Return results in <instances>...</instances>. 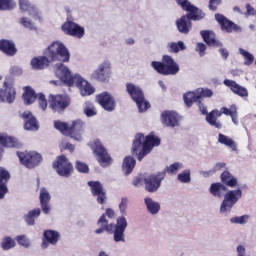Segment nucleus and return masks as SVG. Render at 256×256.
<instances>
[{
  "label": "nucleus",
  "instance_id": "nucleus-7",
  "mask_svg": "<svg viewBox=\"0 0 256 256\" xmlns=\"http://www.w3.org/2000/svg\"><path fill=\"white\" fill-rule=\"evenodd\" d=\"M126 91L136 103L140 113L147 111V109L151 107V104L145 100V94L139 86H136L133 83H126Z\"/></svg>",
  "mask_w": 256,
  "mask_h": 256
},
{
  "label": "nucleus",
  "instance_id": "nucleus-15",
  "mask_svg": "<svg viewBox=\"0 0 256 256\" xmlns=\"http://www.w3.org/2000/svg\"><path fill=\"white\" fill-rule=\"evenodd\" d=\"M61 30L64 35L76 37V39H83V37H85V28L71 20L64 22L61 26Z\"/></svg>",
  "mask_w": 256,
  "mask_h": 256
},
{
  "label": "nucleus",
  "instance_id": "nucleus-59",
  "mask_svg": "<svg viewBox=\"0 0 256 256\" xmlns=\"http://www.w3.org/2000/svg\"><path fill=\"white\" fill-rule=\"evenodd\" d=\"M28 213H30L31 217L37 219V217L41 216V208H35L33 210H30Z\"/></svg>",
  "mask_w": 256,
  "mask_h": 256
},
{
  "label": "nucleus",
  "instance_id": "nucleus-47",
  "mask_svg": "<svg viewBox=\"0 0 256 256\" xmlns=\"http://www.w3.org/2000/svg\"><path fill=\"white\" fill-rule=\"evenodd\" d=\"M240 54H242L244 56L245 62L244 65H252L253 62L255 61V57L252 56L251 53L247 52V50L240 48L239 49Z\"/></svg>",
  "mask_w": 256,
  "mask_h": 256
},
{
  "label": "nucleus",
  "instance_id": "nucleus-17",
  "mask_svg": "<svg viewBox=\"0 0 256 256\" xmlns=\"http://www.w3.org/2000/svg\"><path fill=\"white\" fill-rule=\"evenodd\" d=\"M90 187V191L93 197H96V201L99 205H105L107 203V191L103 188V184L99 181H89L87 183Z\"/></svg>",
  "mask_w": 256,
  "mask_h": 256
},
{
  "label": "nucleus",
  "instance_id": "nucleus-32",
  "mask_svg": "<svg viewBox=\"0 0 256 256\" xmlns=\"http://www.w3.org/2000/svg\"><path fill=\"white\" fill-rule=\"evenodd\" d=\"M22 99L25 105H33L37 101V92L31 86L23 87Z\"/></svg>",
  "mask_w": 256,
  "mask_h": 256
},
{
  "label": "nucleus",
  "instance_id": "nucleus-3",
  "mask_svg": "<svg viewBox=\"0 0 256 256\" xmlns=\"http://www.w3.org/2000/svg\"><path fill=\"white\" fill-rule=\"evenodd\" d=\"M98 229L95 230L96 235L101 233H110L114 235L115 243H125V229H127V219L124 216H120L116 220V224L110 223L105 214H102L97 221Z\"/></svg>",
  "mask_w": 256,
  "mask_h": 256
},
{
  "label": "nucleus",
  "instance_id": "nucleus-50",
  "mask_svg": "<svg viewBox=\"0 0 256 256\" xmlns=\"http://www.w3.org/2000/svg\"><path fill=\"white\" fill-rule=\"evenodd\" d=\"M16 241L18 244H20L22 247H25L26 249L29 248L31 245L29 239H27V236L25 235L17 236Z\"/></svg>",
  "mask_w": 256,
  "mask_h": 256
},
{
  "label": "nucleus",
  "instance_id": "nucleus-35",
  "mask_svg": "<svg viewBox=\"0 0 256 256\" xmlns=\"http://www.w3.org/2000/svg\"><path fill=\"white\" fill-rule=\"evenodd\" d=\"M209 192L213 197H223L227 193V186L221 182L212 183Z\"/></svg>",
  "mask_w": 256,
  "mask_h": 256
},
{
  "label": "nucleus",
  "instance_id": "nucleus-14",
  "mask_svg": "<svg viewBox=\"0 0 256 256\" xmlns=\"http://www.w3.org/2000/svg\"><path fill=\"white\" fill-rule=\"evenodd\" d=\"M203 97H213V91L209 88H199L196 92H187L183 95L186 107H193V104L201 101Z\"/></svg>",
  "mask_w": 256,
  "mask_h": 256
},
{
  "label": "nucleus",
  "instance_id": "nucleus-12",
  "mask_svg": "<svg viewBox=\"0 0 256 256\" xmlns=\"http://www.w3.org/2000/svg\"><path fill=\"white\" fill-rule=\"evenodd\" d=\"M243 197V191L241 189L229 190L224 194V200L220 206V213H226V211H231L237 201Z\"/></svg>",
  "mask_w": 256,
  "mask_h": 256
},
{
  "label": "nucleus",
  "instance_id": "nucleus-27",
  "mask_svg": "<svg viewBox=\"0 0 256 256\" xmlns=\"http://www.w3.org/2000/svg\"><path fill=\"white\" fill-rule=\"evenodd\" d=\"M200 35L208 47H223V43L217 39L215 32L211 30H202Z\"/></svg>",
  "mask_w": 256,
  "mask_h": 256
},
{
  "label": "nucleus",
  "instance_id": "nucleus-38",
  "mask_svg": "<svg viewBox=\"0 0 256 256\" xmlns=\"http://www.w3.org/2000/svg\"><path fill=\"white\" fill-rule=\"evenodd\" d=\"M218 141L221 143V145H226V147H229L233 151H237V144H235V141L229 138V136H225V134L220 133L218 135Z\"/></svg>",
  "mask_w": 256,
  "mask_h": 256
},
{
  "label": "nucleus",
  "instance_id": "nucleus-62",
  "mask_svg": "<svg viewBox=\"0 0 256 256\" xmlns=\"http://www.w3.org/2000/svg\"><path fill=\"white\" fill-rule=\"evenodd\" d=\"M219 53L223 59H227L229 57V52L225 48L219 49Z\"/></svg>",
  "mask_w": 256,
  "mask_h": 256
},
{
  "label": "nucleus",
  "instance_id": "nucleus-22",
  "mask_svg": "<svg viewBox=\"0 0 256 256\" xmlns=\"http://www.w3.org/2000/svg\"><path fill=\"white\" fill-rule=\"evenodd\" d=\"M18 5L20 11L22 13H28L30 17H33L34 19L41 20V15L39 14V9H37V6H35L33 3H31L30 0H18Z\"/></svg>",
  "mask_w": 256,
  "mask_h": 256
},
{
  "label": "nucleus",
  "instance_id": "nucleus-55",
  "mask_svg": "<svg viewBox=\"0 0 256 256\" xmlns=\"http://www.w3.org/2000/svg\"><path fill=\"white\" fill-rule=\"evenodd\" d=\"M236 111H237L236 107H232L231 109L227 107H222L219 113H221V115H227L231 117Z\"/></svg>",
  "mask_w": 256,
  "mask_h": 256
},
{
  "label": "nucleus",
  "instance_id": "nucleus-1",
  "mask_svg": "<svg viewBox=\"0 0 256 256\" xmlns=\"http://www.w3.org/2000/svg\"><path fill=\"white\" fill-rule=\"evenodd\" d=\"M43 54L44 56L32 58L30 62L32 69H35L36 71H43V69H47L51 63L55 61L67 63L71 57L69 50L65 47V44L61 42H53L44 50Z\"/></svg>",
  "mask_w": 256,
  "mask_h": 256
},
{
  "label": "nucleus",
  "instance_id": "nucleus-39",
  "mask_svg": "<svg viewBox=\"0 0 256 256\" xmlns=\"http://www.w3.org/2000/svg\"><path fill=\"white\" fill-rule=\"evenodd\" d=\"M83 113L86 115V117H95V115H97V109L95 108L93 103L87 101L84 103Z\"/></svg>",
  "mask_w": 256,
  "mask_h": 256
},
{
  "label": "nucleus",
  "instance_id": "nucleus-20",
  "mask_svg": "<svg viewBox=\"0 0 256 256\" xmlns=\"http://www.w3.org/2000/svg\"><path fill=\"white\" fill-rule=\"evenodd\" d=\"M61 239V234L57 230H44L41 247L47 249L49 245H56Z\"/></svg>",
  "mask_w": 256,
  "mask_h": 256
},
{
  "label": "nucleus",
  "instance_id": "nucleus-64",
  "mask_svg": "<svg viewBox=\"0 0 256 256\" xmlns=\"http://www.w3.org/2000/svg\"><path fill=\"white\" fill-rule=\"evenodd\" d=\"M233 123L237 125L239 122L237 121V110L230 116Z\"/></svg>",
  "mask_w": 256,
  "mask_h": 256
},
{
  "label": "nucleus",
  "instance_id": "nucleus-48",
  "mask_svg": "<svg viewBox=\"0 0 256 256\" xmlns=\"http://www.w3.org/2000/svg\"><path fill=\"white\" fill-rule=\"evenodd\" d=\"M177 179L180 183H191V172L189 170H185L178 174Z\"/></svg>",
  "mask_w": 256,
  "mask_h": 256
},
{
  "label": "nucleus",
  "instance_id": "nucleus-30",
  "mask_svg": "<svg viewBox=\"0 0 256 256\" xmlns=\"http://www.w3.org/2000/svg\"><path fill=\"white\" fill-rule=\"evenodd\" d=\"M0 51L8 57L17 55V47L15 46V42H13V40L1 39Z\"/></svg>",
  "mask_w": 256,
  "mask_h": 256
},
{
  "label": "nucleus",
  "instance_id": "nucleus-40",
  "mask_svg": "<svg viewBox=\"0 0 256 256\" xmlns=\"http://www.w3.org/2000/svg\"><path fill=\"white\" fill-rule=\"evenodd\" d=\"M17 7L15 0H0V11H13Z\"/></svg>",
  "mask_w": 256,
  "mask_h": 256
},
{
  "label": "nucleus",
  "instance_id": "nucleus-63",
  "mask_svg": "<svg viewBox=\"0 0 256 256\" xmlns=\"http://www.w3.org/2000/svg\"><path fill=\"white\" fill-rule=\"evenodd\" d=\"M64 149H68V151H70V153H73V151H75V145L68 142V143H66Z\"/></svg>",
  "mask_w": 256,
  "mask_h": 256
},
{
  "label": "nucleus",
  "instance_id": "nucleus-57",
  "mask_svg": "<svg viewBox=\"0 0 256 256\" xmlns=\"http://www.w3.org/2000/svg\"><path fill=\"white\" fill-rule=\"evenodd\" d=\"M196 103H198V107L202 115H206L207 117V115H209V112H207V107L205 106V104H203L201 100H197Z\"/></svg>",
  "mask_w": 256,
  "mask_h": 256
},
{
  "label": "nucleus",
  "instance_id": "nucleus-28",
  "mask_svg": "<svg viewBox=\"0 0 256 256\" xmlns=\"http://www.w3.org/2000/svg\"><path fill=\"white\" fill-rule=\"evenodd\" d=\"M10 179L11 173H9L4 167H0V199H5V194L9 193L7 184Z\"/></svg>",
  "mask_w": 256,
  "mask_h": 256
},
{
  "label": "nucleus",
  "instance_id": "nucleus-37",
  "mask_svg": "<svg viewBox=\"0 0 256 256\" xmlns=\"http://www.w3.org/2000/svg\"><path fill=\"white\" fill-rule=\"evenodd\" d=\"M144 203L151 215H157L161 209V204L158 202L153 201L152 198H145Z\"/></svg>",
  "mask_w": 256,
  "mask_h": 256
},
{
  "label": "nucleus",
  "instance_id": "nucleus-45",
  "mask_svg": "<svg viewBox=\"0 0 256 256\" xmlns=\"http://www.w3.org/2000/svg\"><path fill=\"white\" fill-rule=\"evenodd\" d=\"M175 1L183 11H191V9H198L197 6L191 4L189 0H175Z\"/></svg>",
  "mask_w": 256,
  "mask_h": 256
},
{
  "label": "nucleus",
  "instance_id": "nucleus-49",
  "mask_svg": "<svg viewBox=\"0 0 256 256\" xmlns=\"http://www.w3.org/2000/svg\"><path fill=\"white\" fill-rule=\"evenodd\" d=\"M249 221V215H243V216H236L230 219L231 223H234L236 225H245Z\"/></svg>",
  "mask_w": 256,
  "mask_h": 256
},
{
  "label": "nucleus",
  "instance_id": "nucleus-4",
  "mask_svg": "<svg viewBox=\"0 0 256 256\" xmlns=\"http://www.w3.org/2000/svg\"><path fill=\"white\" fill-rule=\"evenodd\" d=\"M159 145H161V138L155 134L151 133L145 136L138 133L132 143V155H135L138 161H143L153 151V148L159 147Z\"/></svg>",
  "mask_w": 256,
  "mask_h": 256
},
{
  "label": "nucleus",
  "instance_id": "nucleus-44",
  "mask_svg": "<svg viewBox=\"0 0 256 256\" xmlns=\"http://www.w3.org/2000/svg\"><path fill=\"white\" fill-rule=\"evenodd\" d=\"M182 167L183 165L181 163L176 162L166 167L164 173H168V175H177L179 169H181Z\"/></svg>",
  "mask_w": 256,
  "mask_h": 256
},
{
  "label": "nucleus",
  "instance_id": "nucleus-2",
  "mask_svg": "<svg viewBox=\"0 0 256 256\" xmlns=\"http://www.w3.org/2000/svg\"><path fill=\"white\" fill-rule=\"evenodd\" d=\"M56 76L68 87H78L83 97L93 95L95 88L79 74L72 75L71 70L64 64L56 65Z\"/></svg>",
  "mask_w": 256,
  "mask_h": 256
},
{
  "label": "nucleus",
  "instance_id": "nucleus-56",
  "mask_svg": "<svg viewBox=\"0 0 256 256\" xmlns=\"http://www.w3.org/2000/svg\"><path fill=\"white\" fill-rule=\"evenodd\" d=\"M196 51L199 53L200 57H204L205 51H207V46L202 42L197 43Z\"/></svg>",
  "mask_w": 256,
  "mask_h": 256
},
{
  "label": "nucleus",
  "instance_id": "nucleus-33",
  "mask_svg": "<svg viewBox=\"0 0 256 256\" xmlns=\"http://www.w3.org/2000/svg\"><path fill=\"white\" fill-rule=\"evenodd\" d=\"M221 117V112L219 110L214 109L206 116V121L211 125L212 127H215L216 129H222L223 124H221L217 119Z\"/></svg>",
  "mask_w": 256,
  "mask_h": 256
},
{
  "label": "nucleus",
  "instance_id": "nucleus-31",
  "mask_svg": "<svg viewBox=\"0 0 256 256\" xmlns=\"http://www.w3.org/2000/svg\"><path fill=\"white\" fill-rule=\"evenodd\" d=\"M39 199L42 212L45 215H49L51 211V205L49 204L51 202V194H49V191H47L45 188H41Z\"/></svg>",
  "mask_w": 256,
  "mask_h": 256
},
{
  "label": "nucleus",
  "instance_id": "nucleus-34",
  "mask_svg": "<svg viewBox=\"0 0 256 256\" xmlns=\"http://www.w3.org/2000/svg\"><path fill=\"white\" fill-rule=\"evenodd\" d=\"M135 165H137V160L133 156H126L123 159L122 163V171L125 175H131L133 170L135 169Z\"/></svg>",
  "mask_w": 256,
  "mask_h": 256
},
{
  "label": "nucleus",
  "instance_id": "nucleus-43",
  "mask_svg": "<svg viewBox=\"0 0 256 256\" xmlns=\"http://www.w3.org/2000/svg\"><path fill=\"white\" fill-rule=\"evenodd\" d=\"M170 53H179L180 51H185V44L183 41H179L177 43L172 42L169 44Z\"/></svg>",
  "mask_w": 256,
  "mask_h": 256
},
{
  "label": "nucleus",
  "instance_id": "nucleus-23",
  "mask_svg": "<svg viewBox=\"0 0 256 256\" xmlns=\"http://www.w3.org/2000/svg\"><path fill=\"white\" fill-rule=\"evenodd\" d=\"M4 89H0V103H13L17 95V91L13 86L7 82H4Z\"/></svg>",
  "mask_w": 256,
  "mask_h": 256
},
{
  "label": "nucleus",
  "instance_id": "nucleus-52",
  "mask_svg": "<svg viewBox=\"0 0 256 256\" xmlns=\"http://www.w3.org/2000/svg\"><path fill=\"white\" fill-rule=\"evenodd\" d=\"M127 205H129V200L127 198H122L119 204V210L122 215L127 213Z\"/></svg>",
  "mask_w": 256,
  "mask_h": 256
},
{
  "label": "nucleus",
  "instance_id": "nucleus-9",
  "mask_svg": "<svg viewBox=\"0 0 256 256\" xmlns=\"http://www.w3.org/2000/svg\"><path fill=\"white\" fill-rule=\"evenodd\" d=\"M52 167L60 177H71L74 171L73 164L65 155L57 156Z\"/></svg>",
  "mask_w": 256,
  "mask_h": 256
},
{
  "label": "nucleus",
  "instance_id": "nucleus-29",
  "mask_svg": "<svg viewBox=\"0 0 256 256\" xmlns=\"http://www.w3.org/2000/svg\"><path fill=\"white\" fill-rule=\"evenodd\" d=\"M224 85L229 87L230 91L234 93V95H238V97H249V91L247 88L239 85L235 80H224Z\"/></svg>",
  "mask_w": 256,
  "mask_h": 256
},
{
  "label": "nucleus",
  "instance_id": "nucleus-26",
  "mask_svg": "<svg viewBox=\"0 0 256 256\" xmlns=\"http://www.w3.org/2000/svg\"><path fill=\"white\" fill-rule=\"evenodd\" d=\"M0 145L6 149H21L23 147L19 139L5 133H0Z\"/></svg>",
  "mask_w": 256,
  "mask_h": 256
},
{
  "label": "nucleus",
  "instance_id": "nucleus-6",
  "mask_svg": "<svg viewBox=\"0 0 256 256\" xmlns=\"http://www.w3.org/2000/svg\"><path fill=\"white\" fill-rule=\"evenodd\" d=\"M151 67L159 75H177L179 73V64L169 55H164L161 62L152 61Z\"/></svg>",
  "mask_w": 256,
  "mask_h": 256
},
{
  "label": "nucleus",
  "instance_id": "nucleus-8",
  "mask_svg": "<svg viewBox=\"0 0 256 256\" xmlns=\"http://www.w3.org/2000/svg\"><path fill=\"white\" fill-rule=\"evenodd\" d=\"M112 75L111 62L109 60H104L98 65L97 69L93 71L91 79L98 81L99 83H109Z\"/></svg>",
  "mask_w": 256,
  "mask_h": 256
},
{
  "label": "nucleus",
  "instance_id": "nucleus-10",
  "mask_svg": "<svg viewBox=\"0 0 256 256\" xmlns=\"http://www.w3.org/2000/svg\"><path fill=\"white\" fill-rule=\"evenodd\" d=\"M50 109L56 113H63L69 105H71V98L65 94H50L48 98Z\"/></svg>",
  "mask_w": 256,
  "mask_h": 256
},
{
  "label": "nucleus",
  "instance_id": "nucleus-54",
  "mask_svg": "<svg viewBox=\"0 0 256 256\" xmlns=\"http://www.w3.org/2000/svg\"><path fill=\"white\" fill-rule=\"evenodd\" d=\"M38 103L39 107L42 108V111H45L47 109V98H45V94H39L38 95Z\"/></svg>",
  "mask_w": 256,
  "mask_h": 256
},
{
  "label": "nucleus",
  "instance_id": "nucleus-41",
  "mask_svg": "<svg viewBox=\"0 0 256 256\" xmlns=\"http://www.w3.org/2000/svg\"><path fill=\"white\" fill-rule=\"evenodd\" d=\"M54 127L57 129V131H60V133L69 137V124L57 120L54 122Z\"/></svg>",
  "mask_w": 256,
  "mask_h": 256
},
{
  "label": "nucleus",
  "instance_id": "nucleus-58",
  "mask_svg": "<svg viewBox=\"0 0 256 256\" xmlns=\"http://www.w3.org/2000/svg\"><path fill=\"white\" fill-rule=\"evenodd\" d=\"M24 220L27 223V225L33 226L35 225V220L33 217H31V213L28 212L25 216H24Z\"/></svg>",
  "mask_w": 256,
  "mask_h": 256
},
{
  "label": "nucleus",
  "instance_id": "nucleus-21",
  "mask_svg": "<svg viewBox=\"0 0 256 256\" xmlns=\"http://www.w3.org/2000/svg\"><path fill=\"white\" fill-rule=\"evenodd\" d=\"M83 133H85V122L74 120L69 128L68 137L75 139V141H81L83 139Z\"/></svg>",
  "mask_w": 256,
  "mask_h": 256
},
{
  "label": "nucleus",
  "instance_id": "nucleus-18",
  "mask_svg": "<svg viewBox=\"0 0 256 256\" xmlns=\"http://www.w3.org/2000/svg\"><path fill=\"white\" fill-rule=\"evenodd\" d=\"M96 101L104 109V111H115L117 104L115 98L109 92H102L96 96Z\"/></svg>",
  "mask_w": 256,
  "mask_h": 256
},
{
  "label": "nucleus",
  "instance_id": "nucleus-53",
  "mask_svg": "<svg viewBox=\"0 0 256 256\" xmlns=\"http://www.w3.org/2000/svg\"><path fill=\"white\" fill-rule=\"evenodd\" d=\"M221 3H223V0H209L208 9H210V11H217Z\"/></svg>",
  "mask_w": 256,
  "mask_h": 256
},
{
  "label": "nucleus",
  "instance_id": "nucleus-13",
  "mask_svg": "<svg viewBox=\"0 0 256 256\" xmlns=\"http://www.w3.org/2000/svg\"><path fill=\"white\" fill-rule=\"evenodd\" d=\"M91 149L93 150V153L97 157L98 163L101 165V167H108V165H111L113 159L107 152V149H105V146L101 143V141L96 140L90 145Z\"/></svg>",
  "mask_w": 256,
  "mask_h": 256
},
{
  "label": "nucleus",
  "instance_id": "nucleus-46",
  "mask_svg": "<svg viewBox=\"0 0 256 256\" xmlns=\"http://www.w3.org/2000/svg\"><path fill=\"white\" fill-rule=\"evenodd\" d=\"M20 25L24 26L25 29H29V31H36L37 28L35 24L27 17H21L19 20Z\"/></svg>",
  "mask_w": 256,
  "mask_h": 256
},
{
  "label": "nucleus",
  "instance_id": "nucleus-16",
  "mask_svg": "<svg viewBox=\"0 0 256 256\" xmlns=\"http://www.w3.org/2000/svg\"><path fill=\"white\" fill-rule=\"evenodd\" d=\"M163 179H165V172H158L145 177V190L148 191V193H155V191H158L159 187H161Z\"/></svg>",
  "mask_w": 256,
  "mask_h": 256
},
{
  "label": "nucleus",
  "instance_id": "nucleus-24",
  "mask_svg": "<svg viewBox=\"0 0 256 256\" xmlns=\"http://www.w3.org/2000/svg\"><path fill=\"white\" fill-rule=\"evenodd\" d=\"M20 117L24 121V129L26 131H37L39 129V122H37V118H35L31 111H24Z\"/></svg>",
  "mask_w": 256,
  "mask_h": 256
},
{
  "label": "nucleus",
  "instance_id": "nucleus-19",
  "mask_svg": "<svg viewBox=\"0 0 256 256\" xmlns=\"http://www.w3.org/2000/svg\"><path fill=\"white\" fill-rule=\"evenodd\" d=\"M215 19L219 23L221 30L226 33H239L241 32V27L235 24L233 21L227 19L223 14H215Z\"/></svg>",
  "mask_w": 256,
  "mask_h": 256
},
{
  "label": "nucleus",
  "instance_id": "nucleus-60",
  "mask_svg": "<svg viewBox=\"0 0 256 256\" xmlns=\"http://www.w3.org/2000/svg\"><path fill=\"white\" fill-rule=\"evenodd\" d=\"M102 215H105V219H107V217L109 219H114L115 218V210L111 209V208H107L105 213Z\"/></svg>",
  "mask_w": 256,
  "mask_h": 256
},
{
  "label": "nucleus",
  "instance_id": "nucleus-36",
  "mask_svg": "<svg viewBox=\"0 0 256 256\" xmlns=\"http://www.w3.org/2000/svg\"><path fill=\"white\" fill-rule=\"evenodd\" d=\"M221 183L225 185V187H237V178L235 176L231 175V172L228 170H225L220 175Z\"/></svg>",
  "mask_w": 256,
  "mask_h": 256
},
{
  "label": "nucleus",
  "instance_id": "nucleus-25",
  "mask_svg": "<svg viewBox=\"0 0 256 256\" xmlns=\"http://www.w3.org/2000/svg\"><path fill=\"white\" fill-rule=\"evenodd\" d=\"M161 122L165 127H179V114L165 110L161 113Z\"/></svg>",
  "mask_w": 256,
  "mask_h": 256
},
{
  "label": "nucleus",
  "instance_id": "nucleus-5",
  "mask_svg": "<svg viewBox=\"0 0 256 256\" xmlns=\"http://www.w3.org/2000/svg\"><path fill=\"white\" fill-rule=\"evenodd\" d=\"M184 11H187V14L181 16V18L176 21V26L179 33L187 35L191 29H193V23L191 21H201V19H205V14L203 10L199 8Z\"/></svg>",
  "mask_w": 256,
  "mask_h": 256
},
{
  "label": "nucleus",
  "instance_id": "nucleus-61",
  "mask_svg": "<svg viewBox=\"0 0 256 256\" xmlns=\"http://www.w3.org/2000/svg\"><path fill=\"white\" fill-rule=\"evenodd\" d=\"M142 183H143V178L141 177H136L132 181V185H134V187H139V185H141Z\"/></svg>",
  "mask_w": 256,
  "mask_h": 256
},
{
  "label": "nucleus",
  "instance_id": "nucleus-51",
  "mask_svg": "<svg viewBox=\"0 0 256 256\" xmlns=\"http://www.w3.org/2000/svg\"><path fill=\"white\" fill-rule=\"evenodd\" d=\"M76 169L79 173H89V166L81 161H76Z\"/></svg>",
  "mask_w": 256,
  "mask_h": 256
},
{
  "label": "nucleus",
  "instance_id": "nucleus-11",
  "mask_svg": "<svg viewBox=\"0 0 256 256\" xmlns=\"http://www.w3.org/2000/svg\"><path fill=\"white\" fill-rule=\"evenodd\" d=\"M17 157L24 167L27 169H33L43 161L41 154L34 151L17 152Z\"/></svg>",
  "mask_w": 256,
  "mask_h": 256
},
{
  "label": "nucleus",
  "instance_id": "nucleus-42",
  "mask_svg": "<svg viewBox=\"0 0 256 256\" xmlns=\"http://www.w3.org/2000/svg\"><path fill=\"white\" fill-rule=\"evenodd\" d=\"M15 245H16L15 240L9 236L4 237L1 242V247L3 251H9V249H13Z\"/></svg>",
  "mask_w": 256,
  "mask_h": 256
}]
</instances>
